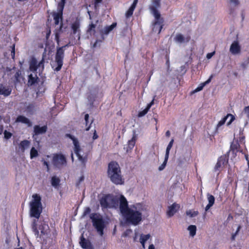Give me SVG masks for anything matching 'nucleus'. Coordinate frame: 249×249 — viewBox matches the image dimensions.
<instances>
[{
    "instance_id": "nucleus-58",
    "label": "nucleus",
    "mask_w": 249,
    "mask_h": 249,
    "mask_svg": "<svg viewBox=\"0 0 249 249\" xmlns=\"http://www.w3.org/2000/svg\"><path fill=\"white\" fill-rule=\"evenodd\" d=\"M140 243H141V244H142V248H143V249H145V242H143H143H140Z\"/></svg>"
},
{
    "instance_id": "nucleus-62",
    "label": "nucleus",
    "mask_w": 249,
    "mask_h": 249,
    "mask_svg": "<svg viewBox=\"0 0 249 249\" xmlns=\"http://www.w3.org/2000/svg\"><path fill=\"white\" fill-rule=\"evenodd\" d=\"M0 133H1V132H2V130H3V126H0Z\"/></svg>"
},
{
    "instance_id": "nucleus-55",
    "label": "nucleus",
    "mask_w": 249,
    "mask_h": 249,
    "mask_svg": "<svg viewBox=\"0 0 249 249\" xmlns=\"http://www.w3.org/2000/svg\"><path fill=\"white\" fill-rule=\"evenodd\" d=\"M165 135L168 137H169L170 136V132L169 130H168L166 132Z\"/></svg>"
},
{
    "instance_id": "nucleus-9",
    "label": "nucleus",
    "mask_w": 249,
    "mask_h": 249,
    "mask_svg": "<svg viewBox=\"0 0 249 249\" xmlns=\"http://www.w3.org/2000/svg\"><path fill=\"white\" fill-rule=\"evenodd\" d=\"M53 163L54 166L60 168L67 164L65 157L61 154H54L53 158Z\"/></svg>"
},
{
    "instance_id": "nucleus-27",
    "label": "nucleus",
    "mask_w": 249,
    "mask_h": 249,
    "mask_svg": "<svg viewBox=\"0 0 249 249\" xmlns=\"http://www.w3.org/2000/svg\"><path fill=\"white\" fill-rule=\"evenodd\" d=\"M80 244L81 247L85 249H86L90 245V243L88 242L83 236L81 237Z\"/></svg>"
},
{
    "instance_id": "nucleus-7",
    "label": "nucleus",
    "mask_w": 249,
    "mask_h": 249,
    "mask_svg": "<svg viewBox=\"0 0 249 249\" xmlns=\"http://www.w3.org/2000/svg\"><path fill=\"white\" fill-rule=\"evenodd\" d=\"M93 226L96 229L100 236L104 234L103 230L105 228V223L101 215L98 213H92L90 216Z\"/></svg>"
},
{
    "instance_id": "nucleus-8",
    "label": "nucleus",
    "mask_w": 249,
    "mask_h": 249,
    "mask_svg": "<svg viewBox=\"0 0 249 249\" xmlns=\"http://www.w3.org/2000/svg\"><path fill=\"white\" fill-rule=\"evenodd\" d=\"M65 46L59 47L57 49L55 57V63L57 65V67L54 68L53 66L54 70L56 71H59L62 68L63 65V60L64 55V48Z\"/></svg>"
},
{
    "instance_id": "nucleus-34",
    "label": "nucleus",
    "mask_w": 249,
    "mask_h": 249,
    "mask_svg": "<svg viewBox=\"0 0 249 249\" xmlns=\"http://www.w3.org/2000/svg\"><path fill=\"white\" fill-rule=\"evenodd\" d=\"M168 158H169V156H167V157L166 155H165L164 160L163 162L159 167V171H162L164 169V168L165 167V166L166 165Z\"/></svg>"
},
{
    "instance_id": "nucleus-36",
    "label": "nucleus",
    "mask_w": 249,
    "mask_h": 249,
    "mask_svg": "<svg viewBox=\"0 0 249 249\" xmlns=\"http://www.w3.org/2000/svg\"><path fill=\"white\" fill-rule=\"evenodd\" d=\"M149 110V109L148 108V107H146L144 109H143V110L140 111L139 113L138 116L139 117H141L143 116L144 115H145L148 112Z\"/></svg>"
},
{
    "instance_id": "nucleus-59",
    "label": "nucleus",
    "mask_w": 249,
    "mask_h": 249,
    "mask_svg": "<svg viewBox=\"0 0 249 249\" xmlns=\"http://www.w3.org/2000/svg\"><path fill=\"white\" fill-rule=\"evenodd\" d=\"M42 227L43 228V230H45L46 228H48V226L47 225H43Z\"/></svg>"
},
{
    "instance_id": "nucleus-17",
    "label": "nucleus",
    "mask_w": 249,
    "mask_h": 249,
    "mask_svg": "<svg viewBox=\"0 0 249 249\" xmlns=\"http://www.w3.org/2000/svg\"><path fill=\"white\" fill-rule=\"evenodd\" d=\"M179 208L180 205L179 204L176 203H173L168 207L167 214L169 217L172 216L179 210Z\"/></svg>"
},
{
    "instance_id": "nucleus-39",
    "label": "nucleus",
    "mask_w": 249,
    "mask_h": 249,
    "mask_svg": "<svg viewBox=\"0 0 249 249\" xmlns=\"http://www.w3.org/2000/svg\"><path fill=\"white\" fill-rule=\"evenodd\" d=\"M4 136L5 139H9L11 137L12 134L11 133L8 132L7 130H5L4 131Z\"/></svg>"
},
{
    "instance_id": "nucleus-50",
    "label": "nucleus",
    "mask_w": 249,
    "mask_h": 249,
    "mask_svg": "<svg viewBox=\"0 0 249 249\" xmlns=\"http://www.w3.org/2000/svg\"><path fill=\"white\" fill-rule=\"evenodd\" d=\"M212 77H213V76L211 75L210 76V77L206 81H205L204 83H203V84L204 86H205L206 84H208V83H209L211 81V79H212Z\"/></svg>"
},
{
    "instance_id": "nucleus-24",
    "label": "nucleus",
    "mask_w": 249,
    "mask_h": 249,
    "mask_svg": "<svg viewBox=\"0 0 249 249\" xmlns=\"http://www.w3.org/2000/svg\"><path fill=\"white\" fill-rule=\"evenodd\" d=\"M116 26V23H112L109 26L106 27L102 31V33L105 35H107L111 32Z\"/></svg>"
},
{
    "instance_id": "nucleus-44",
    "label": "nucleus",
    "mask_w": 249,
    "mask_h": 249,
    "mask_svg": "<svg viewBox=\"0 0 249 249\" xmlns=\"http://www.w3.org/2000/svg\"><path fill=\"white\" fill-rule=\"evenodd\" d=\"M155 96L154 97V98H153L152 100L151 101V102L148 104L147 106V107H148V108L150 109V107H151V106L154 105V100H155Z\"/></svg>"
},
{
    "instance_id": "nucleus-31",
    "label": "nucleus",
    "mask_w": 249,
    "mask_h": 249,
    "mask_svg": "<svg viewBox=\"0 0 249 249\" xmlns=\"http://www.w3.org/2000/svg\"><path fill=\"white\" fill-rule=\"evenodd\" d=\"M36 222H37L36 220H34V221L33 222L32 225V230H33V232H34L35 235L36 237H37L38 236V235H39V231H38L37 229Z\"/></svg>"
},
{
    "instance_id": "nucleus-13",
    "label": "nucleus",
    "mask_w": 249,
    "mask_h": 249,
    "mask_svg": "<svg viewBox=\"0 0 249 249\" xmlns=\"http://www.w3.org/2000/svg\"><path fill=\"white\" fill-rule=\"evenodd\" d=\"M155 21L153 24V31L157 32L159 34L163 27V19L160 18V16L158 17H154Z\"/></svg>"
},
{
    "instance_id": "nucleus-22",
    "label": "nucleus",
    "mask_w": 249,
    "mask_h": 249,
    "mask_svg": "<svg viewBox=\"0 0 249 249\" xmlns=\"http://www.w3.org/2000/svg\"><path fill=\"white\" fill-rule=\"evenodd\" d=\"M207 199L209 202L208 204L205 207V211H207L213 205L215 201L214 197L210 194L207 195Z\"/></svg>"
},
{
    "instance_id": "nucleus-3",
    "label": "nucleus",
    "mask_w": 249,
    "mask_h": 249,
    "mask_svg": "<svg viewBox=\"0 0 249 249\" xmlns=\"http://www.w3.org/2000/svg\"><path fill=\"white\" fill-rule=\"evenodd\" d=\"M30 214L31 217L38 219L42 211L41 196L39 194H34L29 202Z\"/></svg>"
},
{
    "instance_id": "nucleus-18",
    "label": "nucleus",
    "mask_w": 249,
    "mask_h": 249,
    "mask_svg": "<svg viewBox=\"0 0 249 249\" xmlns=\"http://www.w3.org/2000/svg\"><path fill=\"white\" fill-rule=\"evenodd\" d=\"M190 39V37L189 36H184L180 34H177L175 37V41L178 43L187 42L189 41Z\"/></svg>"
},
{
    "instance_id": "nucleus-63",
    "label": "nucleus",
    "mask_w": 249,
    "mask_h": 249,
    "mask_svg": "<svg viewBox=\"0 0 249 249\" xmlns=\"http://www.w3.org/2000/svg\"><path fill=\"white\" fill-rule=\"evenodd\" d=\"M86 249H94L90 245Z\"/></svg>"
},
{
    "instance_id": "nucleus-48",
    "label": "nucleus",
    "mask_w": 249,
    "mask_h": 249,
    "mask_svg": "<svg viewBox=\"0 0 249 249\" xmlns=\"http://www.w3.org/2000/svg\"><path fill=\"white\" fill-rule=\"evenodd\" d=\"M102 0H95L94 5L96 8L98 6V4L102 2Z\"/></svg>"
},
{
    "instance_id": "nucleus-20",
    "label": "nucleus",
    "mask_w": 249,
    "mask_h": 249,
    "mask_svg": "<svg viewBox=\"0 0 249 249\" xmlns=\"http://www.w3.org/2000/svg\"><path fill=\"white\" fill-rule=\"evenodd\" d=\"M30 144V142L28 140L21 141L18 145L19 151L22 153L24 152L25 150L29 148Z\"/></svg>"
},
{
    "instance_id": "nucleus-15",
    "label": "nucleus",
    "mask_w": 249,
    "mask_h": 249,
    "mask_svg": "<svg viewBox=\"0 0 249 249\" xmlns=\"http://www.w3.org/2000/svg\"><path fill=\"white\" fill-rule=\"evenodd\" d=\"M228 119H229V120L227 122V125H230L231 123V122L234 120V117L231 114H228L226 116L222 118L218 122V124H217V128H218L221 126L223 125L225 123L226 121Z\"/></svg>"
},
{
    "instance_id": "nucleus-6",
    "label": "nucleus",
    "mask_w": 249,
    "mask_h": 249,
    "mask_svg": "<svg viewBox=\"0 0 249 249\" xmlns=\"http://www.w3.org/2000/svg\"><path fill=\"white\" fill-rule=\"evenodd\" d=\"M68 136L73 142L74 145L73 150L79 161L82 164H85L87 161V154L84 152L79 145L78 140L74 137L71 135H68Z\"/></svg>"
},
{
    "instance_id": "nucleus-64",
    "label": "nucleus",
    "mask_w": 249,
    "mask_h": 249,
    "mask_svg": "<svg viewBox=\"0 0 249 249\" xmlns=\"http://www.w3.org/2000/svg\"><path fill=\"white\" fill-rule=\"evenodd\" d=\"M89 128H90V126L89 125V126H88V127L86 128V130L87 131H88V130H89Z\"/></svg>"
},
{
    "instance_id": "nucleus-56",
    "label": "nucleus",
    "mask_w": 249,
    "mask_h": 249,
    "mask_svg": "<svg viewBox=\"0 0 249 249\" xmlns=\"http://www.w3.org/2000/svg\"><path fill=\"white\" fill-rule=\"evenodd\" d=\"M97 137H98L97 135L95 133H94V135H93V139L94 140H95V139H96L97 138Z\"/></svg>"
},
{
    "instance_id": "nucleus-1",
    "label": "nucleus",
    "mask_w": 249,
    "mask_h": 249,
    "mask_svg": "<svg viewBox=\"0 0 249 249\" xmlns=\"http://www.w3.org/2000/svg\"><path fill=\"white\" fill-rule=\"evenodd\" d=\"M119 209L125 221L134 226L138 225L142 221V214L145 210L144 206L141 203L128 206L124 196L121 197Z\"/></svg>"
},
{
    "instance_id": "nucleus-29",
    "label": "nucleus",
    "mask_w": 249,
    "mask_h": 249,
    "mask_svg": "<svg viewBox=\"0 0 249 249\" xmlns=\"http://www.w3.org/2000/svg\"><path fill=\"white\" fill-rule=\"evenodd\" d=\"M188 230L189 231L190 235L194 237L196 234V227L195 225H190L188 227Z\"/></svg>"
},
{
    "instance_id": "nucleus-54",
    "label": "nucleus",
    "mask_w": 249,
    "mask_h": 249,
    "mask_svg": "<svg viewBox=\"0 0 249 249\" xmlns=\"http://www.w3.org/2000/svg\"><path fill=\"white\" fill-rule=\"evenodd\" d=\"M148 249H155V246L153 244H151L149 246Z\"/></svg>"
},
{
    "instance_id": "nucleus-41",
    "label": "nucleus",
    "mask_w": 249,
    "mask_h": 249,
    "mask_svg": "<svg viewBox=\"0 0 249 249\" xmlns=\"http://www.w3.org/2000/svg\"><path fill=\"white\" fill-rule=\"evenodd\" d=\"M134 10H132L130 8H129V9L127 10V11L126 13V17L128 18L130 16H131L133 13Z\"/></svg>"
},
{
    "instance_id": "nucleus-4",
    "label": "nucleus",
    "mask_w": 249,
    "mask_h": 249,
    "mask_svg": "<svg viewBox=\"0 0 249 249\" xmlns=\"http://www.w3.org/2000/svg\"><path fill=\"white\" fill-rule=\"evenodd\" d=\"M44 58H42L39 62L37 61V60L33 58L30 62V71H32L33 73H31L29 75L28 78V85L32 86L35 84L37 80L38 77L36 72L38 71V72H41L44 68Z\"/></svg>"
},
{
    "instance_id": "nucleus-51",
    "label": "nucleus",
    "mask_w": 249,
    "mask_h": 249,
    "mask_svg": "<svg viewBox=\"0 0 249 249\" xmlns=\"http://www.w3.org/2000/svg\"><path fill=\"white\" fill-rule=\"evenodd\" d=\"M90 211V209L89 208V207L86 208L84 211V214L86 215V214L89 213Z\"/></svg>"
},
{
    "instance_id": "nucleus-47",
    "label": "nucleus",
    "mask_w": 249,
    "mask_h": 249,
    "mask_svg": "<svg viewBox=\"0 0 249 249\" xmlns=\"http://www.w3.org/2000/svg\"><path fill=\"white\" fill-rule=\"evenodd\" d=\"M15 55V45H14L12 47V50L11 51V56L13 59L14 58Z\"/></svg>"
},
{
    "instance_id": "nucleus-16",
    "label": "nucleus",
    "mask_w": 249,
    "mask_h": 249,
    "mask_svg": "<svg viewBox=\"0 0 249 249\" xmlns=\"http://www.w3.org/2000/svg\"><path fill=\"white\" fill-rule=\"evenodd\" d=\"M12 92V88L7 86L3 84H0V95L4 96H9Z\"/></svg>"
},
{
    "instance_id": "nucleus-45",
    "label": "nucleus",
    "mask_w": 249,
    "mask_h": 249,
    "mask_svg": "<svg viewBox=\"0 0 249 249\" xmlns=\"http://www.w3.org/2000/svg\"><path fill=\"white\" fill-rule=\"evenodd\" d=\"M205 86L202 84L201 86H198L195 90V92H197L201 90Z\"/></svg>"
},
{
    "instance_id": "nucleus-61",
    "label": "nucleus",
    "mask_w": 249,
    "mask_h": 249,
    "mask_svg": "<svg viewBox=\"0 0 249 249\" xmlns=\"http://www.w3.org/2000/svg\"><path fill=\"white\" fill-rule=\"evenodd\" d=\"M84 180V177H81L80 178V182Z\"/></svg>"
},
{
    "instance_id": "nucleus-49",
    "label": "nucleus",
    "mask_w": 249,
    "mask_h": 249,
    "mask_svg": "<svg viewBox=\"0 0 249 249\" xmlns=\"http://www.w3.org/2000/svg\"><path fill=\"white\" fill-rule=\"evenodd\" d=\"M89 115L88 114H86L85 116V122H86V126L88 125V124L89 123V121H88V119H89Z\"/></svg>"
},
{
    "instance_id": "nucleus-42",
    "label": "nucleus",
    "mask_w": 249,
    "mask_h": 249,
    "mask_svg": "<svg viewBox=\"0 0 249 249\" xmlns=\"http://www.w3.org/2000/svg\"><path fill=\"white\" fill-rule=\"evenodd\" d=\"M41 161H42V162H43V164L46 166L47 171H48L49 170V164L47 161V159H43L41 160Z\"/></svg>"
},
{
    "instance_id": "nucleus-30",
    "label": "nucleus",
    "mask_w": 249,
    "mask_h": 249,
    "mask_svg": "<svg viewBox=\"0 0 249 249\" xmlns=\"http://www.w3.org/2000/svg\"><path fill=\"white\" fill-rule=\"evenodd\" d=\"M38 156V152L34 147H33L30 151V158L33 159Z\"/></svg>"
},
{
    "instance_id": "nucleus-38",
    "label": "nucleus",
    "mask_w": 249,
    "mask_h": 249,
    "mask_svg": "<svg viewBox=\"0 0 249 249\" xmlns=\"http://www.w3.org/2000/svg\"><path fill=\"white\" fill-rule=\"evenodd\" d=\"M243 113H244L249 120V106L244 108Z\"/></svg>"
},
{
    "instance_id": "nucleus-46",
    "label": "nucleus",
    "mask_w": 249,
    "mask_h": 249,
    "mask_svg": "<svg viewBox=\"0 0 249 249\" xmlns=\"http://www.w3.org/2000/svg\"><path fill=\"white\" fill-rule=\"evenodd\" d=\"M214 53H215V52H213L212 53H208L207 54L206 57L208 59H209L213 57V56L214 54Z\"/></svg>"
},
{
    "instance_id": "nucleus-23",
    "label": "nucleus",
    "mask_w": 249,
    "mask_h": 249,
    "mask_svg": "<svg viewBox=\"0 0 249 249\" xmlns=\"http://www.w3.org/2000/svg\"><path fill=\"white\" fill-rule=\"evenodd\" d=\"M136 140V136L135 135H133L132 139L130 140H129L127 143L128 147L126 149V151L128 152V150H131L134 146Z\"/></svg>"
},
{
    "instance_id": "nucleus-28",
    "label": "nucleus",
    "mask_w": 249,
    "mask_h": 249,
    "mask_svg": "<svg viewBox=\"0 0 249 249\" xmlns=\"http://www.w3.org/2000/svg\"><path fill=\"white\" fill-rule=\"evenodd\" d=\"M59 182L60 179L58 177L56 176H53L52 178L51 184L53 187H57L58 186Z\"/></svg>"
},
{
    "instance_id": "nucleus-43",
    "label": "nucleus",
    "mask_w": 249,
    "mask_h": 249,
    "mask_svg": "<svg viewBox=\"0 0 249 249\" xmlns=\"http://www.w3.org/2000/svg\"><path fill=\"white\" fill-rule=\"evenodd\" d=\"M241 227L239 226L237 228V229L235 232V233L232 235V239L234 240L236 235L238 234V232L240 230Z\"/></svg>"
},
{
    "instance_id": "nucleus-26",
    "label": "nucleus",
    "mask_w": 249,
    "mask_h": 249,
    "mask_svg": "<svg viewBox=\"0 0 249 249\" xmlns=\"http://www.w3.org/2000/svg\"><path fill=\"white\" fill-rule=\"evenodd\" d=\"M22 79L21 71H18L14 74V79L13 80L15 84L20 82Z\"/></svg>"
},
{
    "instance_id": "nucleus-32",
    "label": "nucleus",
    "mask_w": 249,
    "mask_h": 249,
    "mask_svg": "<svg viewBox=\"0 0 249 249\" xmlns=\"http://www.w3.org/2000/svg\"><path fill=\"white\" fill-rule=\"evenodd\" d=\"M151 237L150 234H142L140 235V242H146Z\"/></svg>"
},
{
    "instance_id": "nucleus-35",
    "label": "nucleus",
    "mask_w": 249,
    "mask_h": 249,
    "mask_svg": "<svg viewBox=\"0 0 249 249\" xmlns=\"http://www.w3.org/2000/svg\"><path fill=\"white\" fill-rule=\"evenodd\" d=\"M186 214L188 216L190 217H194L196 216L198 214V212L190 210L186 212Z\"/></svg>"
},
{
    "instance_id": "nucleus-10",
    "label": "nucleus",
    "mask_w": 249,
    "mask_h": 249,
    "mask_svg": "<svg viewBox=\"0 0 249 249\" xmlns=\"http://www.w3.org/2000/svg\"><path fill=\"white\" fill-rule=\"evenodd\" d=\"M65 0H61L58 6V12L53 14V19L56 25H58L62 21L63 10L64 7Z\"/></svg>"
},
{
    "instance_id": "nucleus-25",
    "label": "nucleus",
    "mask_w": 249,
    "mask_h": 249,
    "mask_svg": "<svg viewBox=\"0 0 249 249\" xmlns=\"http://www.w3.org/2000/svg\"><path fill=\"white\" fill-rule=\"evenodd\" d=\"M71 28L73 31V33L74 34H77V36L78 37V38H79L80 37H79V23L77 22H74L71 25Z\"/></svg>"
},
{
    "instance_id": "nucleus-11",
    "label": "nucleus",
    "mask_w": 249,
    "mask_h": 249,
    "mask_svg": "<svg viewBox=\"0 0 249 249\" xmlns=\"http://www.w3.org/2000/svg\"><path fill=\"white\" fill-rule=\"evenodd\" d=\"M160 0H152L151 3L149 5V8L150 12L154 17H158L160 16L158 11V9L160 7Z\"/></svg>"
},
{
    "instance_id": "nucleus-40",
    "label": "nucleus",
    "mask_w": 249,
    "mask_h": 249,
    "mask_svg": "<svg viewBox=\"0 0 249 249\" xmlns=\"http://www.w3.org/2000/svg\"><path fill=\"white\" fill-rule=\"evenodd\" d=\"M230 4L232 6H236L239 4L238 0H230Z\"/></svg>"
},
{
    "instance_id": "nucleus-12",
    "label": "nucleus",
    "mask_w": 249,
    "mask_h": 249,
    "mask_svg": "<svg viewBox=\"0 0 249 249\" xmlns=\"http://www.w3.org/2000/svg\"><path fill=\"white\" fill-rule=\"evenodd\" d=\"M229 51L233 55H238L241 54V47L238 41L235 40L232 42L230 46Z\"/></svg>"
},
{
    "instance_id": "nucleus-19",
    "label": "nucleus",
    "mask_w": 249,
    "mask_h": 249,
    "mask_svg": "<svg viewBox=\"0 0 249 249\" xmlns=\"http://www.w3.org/2000/svg\"><path fill=\"white\" fill-rule=\"evenodd\" d=\"M34 132L35 135H38L45 133L47 129L46 125L40 127L39 125H35L34 127Z\"/></svg>"
},
{
    "instance_id": "nucleus-53",
    "label": "nucleus",
    "mask_w": 249,
    "mask_h": 249,
    "mask_svg": "<svg viewBox=\"0 0 249 249\" xmlns=\"http://www.w3.org/2000/svg\"><path fill=\"white\" fill-rule=\"evenodd\" d=\"M136 6V4L132 3V4L131 5V6H130V7L129 8L133 10H134Z\"/></svg>"
},
{
    "instance_id": "nucleus-2",
    "label": "nucleus",
    "mask_w": 249,
    "mask_h": 249,
    "mask_svg": "<svg viewBox=\"0 0 249 249\" xmlns=\"http://www.w3.org/2000/svg\"><path fill=\"white\" fill-rule=\"evenodd\" d=\"M107 175L110 180L116 185H122L124 179L122 175L119 165L116 162L112 161L108 165Z\"/></svg>"
},
{
    "instance_id": "nucleus-33",
    "label": "nucleus",
    "mask_w": 249,
    "mask_h": 249,
    "mask_svg": "<svg viewBox=\"0 0 249 249\" xmlns=\"http://www.w3.org/2000/svg\"><path fill=\"white\" fill-rule=\"evenodd\" d=\"M173 143L174 139H172L167 146L165 153V155H166L167 156H169V155L170 150H171V148L173 146Z\"/></svg>"
},
{
    "instance_id": "nucleus-60",
    "label": "nucleus",
    "mask_w": 249,
    "mask_h": 249,
    "mask_svg": "<svg viewBox=\"0 0 249 249\" xmlns=\"http://www.w3.org/2000/svg\"><path fill=\"white\" fill-rule=\"evenodd\" d=\"M138 0H134L133 3L134 4H136L137 5V3H138Z\"/></svg>"
},
{
    "instance_id": "nucleus-21",
    "label": "nucleus",
    "mask_w": 249,
    "mask_h": 249,
    "mask_svg": "<svg viewBox=\"0 0 249 249\" xmlns=\"http://www.w3.org/2000/svg\"><path fill=\"white\" fill-rule=\"evenodd\" d=\"M16 122L26 124L29 126L32 125L30 121L27 118L23 116H18L17 118Z\"/></svg>"
},
{
    "instance_id": "nucleus-14",
    "label": "nucleus",
    "mask_w": 249,
    "mask_h": 249,
    "mask_svg": "<svg viewBox=\"0 0 249 249\" xmlns=\"http://www.w3.org/2000/svg\"><path fill=\"white\" fill-rule=\"evenodd\" d=\"M228 160L224 156H221L218 160L215 166L216 170H220L227 163Z\"/></svg>"
},
{
    "instance_id": "nucleus-5",
    "label": "nucleus",
    "mask_w": 249,
    "mask_h": 249,
    "mask_svg": "<svg viewBox=\"0 0 249 249\" xmlns=\"http://www.w3.org/2000/svg\"><path fill=\"white\" fill-rule=\"evenodd\" d=\"M123 195L113 196L107 195L103 196L100 200V203L103 208H117L119 204Z\"/></svg>"
},
{
    "instance_id": "nucleus-57",
    "label": "nucleus",
    "mask_w": 249,
    "mask_h": 249,
    "mask_svg": "<svg viewBox=\"0 0 249 249\" xmlns=\"http://www.w3.org/2000/svg\"><path fill=\"white\" fill-rule=\"evenodd\" d=\"M245 157L246 160L248 162V161H249L248 155L245 154Z\"/></svg>"
},
{
    "instance_id": "nucleus-37",
    "label": "nucleus",
    "mask_w": 249,
    "mask_h": 249,
    "mask_svg": "<svg viewBox=\"0 0 249 249\" xmlns=\"http://www.w3.org/2000/svg\"><path fill=\"white\" fill-rule=\"evenodd\" d=\"M95 27H96V25L92 23H91L89 25V29H88V32H93V33H94V32H95V30L94 29L95 28Z\"/></svg>"
},
{
    "instance_id": "nucleus-52",
    "label": "nucleus",
    "mask_w": 249,
    "mask_h": 249,
    "mask_svg": "<svg viewBox=\"0 0 249 249\" xmlns=\"http://www.w3.org/2000/svg\"><path fill=\"white\" fill-rule=\"evenodd\" d=\"M237 145H238V144H237V143L234 144V143H232V144H231V147L232 149L237 150Z\"/></svg>"
}]
</instances>
